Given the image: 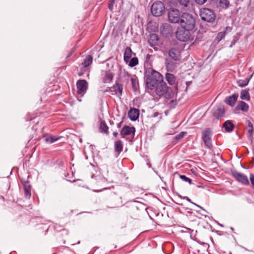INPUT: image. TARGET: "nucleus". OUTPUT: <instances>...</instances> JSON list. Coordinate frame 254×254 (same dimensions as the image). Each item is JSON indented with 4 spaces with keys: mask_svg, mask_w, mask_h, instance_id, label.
Returning a JSON list of instances; mask_svg holds the SVG:
<instances>
[{
    "mask_svg": "<svg viewBox=\"0 0 254 254\" xmlns=\"http://www.w3.org/2000/svg\"><path fill=\"white\" fill-rule=\"evenodd\" d=\"M163 80V75L154 69L149 67L145 69L144 81L148 90L153 91Z\"/></svg>",
    "mask_w": 254,
    "mask_h": 254,
    "instance_id": "f257e3e1",
    "label": "nucleus"
},
{
    "mask_svg": "<svg viewBox=\"0 0 254 254\" xmlns=\"http://www.w3.org/2000/svg\"><path fill=\"white\" fill-rule=\"evenodd\" d=\"M153 91H154L157 96L160 97H164L166 99L173 98L177 94V92L167 86L164 80L156 86Z\"/></svg>",
    "mask_w": 254,
    "mask_h": 254,
    "instance_id": "f03ea898",
    "label": "nucleus"
},
{
    "mask_svg": "<svg viewBox=\"0 0 254 254\" xmlns=\"http://www.w3.org/2000/svg\"><path fill=\"white\" fill-rule=\"evenodd\" d=\"M179 23L182 28L192 30L194 27L195 21L192 15L188 13H184L181 15Z\"/></svg>",
    "mask_w": 254,
    "mask_h": 254,
    "instance_id": "7ed1b4c3",
    "label": "nucleus"
},
{
    "mask_svg": "<svg viewBox=\"0 0 254 254\" xmlns=\"http://www.w3.org/2000/svg\"><path fill=\"white\" fill-rule=\"evenodd\" d=\"M199 15L202 20L208 22H213L216 17L214 11L207 8L201 9Z\"/></svg>",
    "mask_w": 254,
    "mask_h": 254,
    "instance_id": "20e7f679",
    "label": "nucleus"
},
{
    "mask_svg": "<svg viewBox=\"0 0 254 254\" xmlns=\"http://www.w3.org/2000/svg\"><path fill=\"white\" fill-rule=\"evenodd\" d=\"M151 11L155 16H161L165 11V6L160 1L155 2L151 6Z\"/></svg>",
    "mask_w": 254,
    "mask_h": 254,
    "instance_id": "39448f33",
    "label": "nucleus"
},
{
    "mask_svg": "<svg viewBox=\"0 0 254 254\" xmlns=\"http://www.w3.org/2000/svg\"><path fill=\"white\" fill-rule=\"evenodd\" d=\"M169 21L173 23H179L181 19L180 11L176 8L170 9L168 13Z\"/></svg>",
    "mask_w": 254,
    "mask_h": 254,
    "instance_id": "423d86ee",
    "label": "nucleus"
},
{
    "mask_svg": "<svg viewBox=\"0 0 254 254\" xmlns=\"http://www.w3.org/2000/svg\"><path fill=\"white\" fill-rule=\"evenodd\" d=\"M190 31L183 28L178 29L176 33L177 38L182 42L188 41L190 36Z\"/></svg>",
    "mask_w": 254,
    "mask_h": 254,
    "instance_id": "0eeeda50",
    "label": "nucleus"
},
{
    "mask_svg": "<svg viewBox=\"0 0 254 254\" xmlns=\"http://www.w3.org/2000/svg\"><path fill=\"white\" fill-rule=\"evenodd\" d=\"M77 93L83 96L88 89V82L84 79L78 80L76 82Z\"/></svg>",
    "mask_w": 254,
    "mask_h": 254,
    "instance_id": "6e6552de",
    "label": "nucleus"
},
{
    "mask_svg": "<svg viewBox=\"0 0 254 254\" xmlns=\"http://www.w3.org/2000/svg\"><path fill=\"white\" fill-rule=\"evenodd\" d=\"M202 138L205 146L209 149L212 148L211 132L209 128H207L202 132Z\"/></svg>",
    "mask_w": 254,
    "mask_h": 254,
    "instance_id": "1a4fd4ad",
    "label": "nucleus"
},
{
    "mask_svg": "<svg viewBox=\"0 0 254 254\" xmlns=\"http://www.w3.org/2000/svg\"><path fill=\"white\" fill-rule=\"evenodd\" d=\"M225 115V107L223 105L216 106L213 108L212 115L217 119H219L224 117Z\"/></svg>",
    "mask_w": 254,
    "mask_h": 254,
    "instance_id": "9d476101",
    "label": "nucleus"
},
{
    "mask_svg": "<svg viewBox=\"0 0 254 254\" xmlns=\"http://www.w3.org/2000/svg\"><path fill=\"white\" fill-rule=\"evenodd\" d=\"M232 176L239 182L245 185H248L249 181L247 176L242 173L234 171L232 173Z\"/></svg>",
    "mask_w": 254,
    "mask_h": 254,
    "instance_id": "9b49d317",
    "label": "nucleus"
},
{
    "mask_svg": "<svg viewBox=\"0 0 254 254\" xmlns=\"http://www.w3.org/2000/svg\"><path fill=\"white\" fill-rule=\"evenodd\" d=\"M181 50L179 47L171 48L169 51V56L175 61H179L181 58Z\"/></svg>",
    "mask_w": 254,
    "mask_h": 254,
    "instance_id": "f8f14e48",
    "label": "nucleus"
},
{
    "mask_svg": "<svg viewBox=\"0 0 254 254\" xmlns=\"http://www.w3.org/2000/svg\"><path fill=\"white\" fill-rule=\"evenodd\" d=\"M114 73L110 70H104L102 71V81L104 83H108L112 82Z\"/></svg>",
    "mask_w": 254,
    "mask_h": 254,
    "instance_id": "ddd939ff",
    "label": "nucleus"
},
{
    "mask_svg": "<svg viewBox=\"0 0 254 254\" xmlns=\"http://www.w3.org/2000/svg\"><path fill=\"white\" fill-rule=\"evenodd\" d=\"M161 33L162 35L167 37L173 33L171 26L168 23L163 24L160 27Z\"/></svg>",
    "mask_w": 254,
    "mask_h": 254,
    "instance_id": "4468645a",
    "label": "nucleus"
},
{
    "mask_svg": "<svg viewBox=\"0 0 254 254\" xmlns=\"http://www.w3.org/2000/svg\"><path fill=\"white\" fill-rule=\"evenodd\" d=\"M135 132V128L133 127H129L128 126H125L122 129L121 131V134L122 135L123 137H124L125 136L133 135H134Z\"/></svg>",
    "mask_w": 254,
    "mask_h": 254,
    "instance_id": "2eb2a0df",
    "label": "nucleus"
},
{
    "mask_svg": "<svg viewBox=\"0 0 254 254\" xmlns=\"http://www.w3.org/2000/svg\"><path fill=\"white\" fill-rule=\"evenodd\" d=\"M148 41L149 45L155 49V47L158 45L159 37L156 34H150L149 35Z\"/></svg>",
    "mask_w": 254,
    "mask_h": 254,
    "instance_id": "dca6fc26",
    "label": "nucleus"
},
{
    "mask_svg": "<svg viewBox=\"0 0 254 254\" xmlns=\"http://www.w3.org/2000/svg\"><path fill=\"white\" fill-rule=\"evenodd\" d=\"M123 90L122 84L116 82V83L111 88V92H114V94L121 95Z\"/></svg>",
    "mask_w": 254,
    "mask_h": 254,
    "instance_id": "f3484780",
    "label": "nucleus"
},
{
    "mask_svg": "<svg viewBox=\"0 0 254 254\" xmlns=\"http://www.w3.org/2000/svg\"><path fill=\"white\" fill-rule=\"evenodd\" d=\"M128 116L130 120L132 121H136L139 117V110L135 108L130 109L128 113Z\"/></svg>",
    "mask_w": 254,
    "mask_h": 254,
    "instance_id": "a211bd4d",
    "label": "nucleus"
},
{
    "mask_svg": "<svg viewBox=\"0 0 254 254\" xmlns=\"http://www.w3.org/2000/svg\"><path fill=\"white\" fill-rule=\"evenodd\" d=\"M238 98V94H234L232 96L227 97L225 100V103L231 107H233L235 105Z\"/></svg>",
    "mask_w": 254,
    "mask_h": 254,
    "instance_id": "6ab92c4d",
    "label": "nucleus"
},
{
    "mask_svg": "<svg viewBox=\"0 0 254 254\" xmlns=\"http://www.w3.org/2000/svg\"><path fill=\"white\" fill-rule=\"evenodd\" d=\"M235 127V125L231 121H225L222 126V128H224L225 131L227 132H232Z\"/></svg>",
    "mask_w": 254,
    "mask_h": 254,
    "instance_id": "aec40b11",
    "label": "nucleus"
},
{
    "mask_svg": "<svg viewBox=\"0 0 254 254\" xmlns=\"http://www.w3.org/2000/svg\"><path fill=\"white\" fill-rule=\"evenodd\" d=\"M23 189L25 197L27 198H30L31 195V186L30 185L29 182H24V183L23 184Z\"/></svg>",
    "mask_w": 254,
    "mask_h": 254,
    "instance_id": "412c9836",
    "label": "nucleus"
},
{
    "mask_svg": "<svg viewBox=\"0 0 254 254\" xmlns=\"http://www.w3.org/2000/svg\"><path fill=\"white\" fill-rule=\"evenodd\" d=\"M132 54V52L130 47H127L125 49L124 55V59L126 63H128V61H129V59L131 57Z\"/></svg>",
    "mask_w": 254,
    "mask_h": 254,
    "instance_id": "4be33fe9",
    "label": "nucleus"
},
{
    "mask_svg": "<svg viewBox=\"0 0 254 254\" xmlns=\"http://www.w3.org/2000/svg\"><path fill=\"white\" fill-rule=\"evenodd\" d=\"M240 98L242 100L250 101L251 98L249 93V89L242 90L241 92Z\"/></svg>",
    "mask_w": 254,
    "mask_h": 254,
    "instance_id": "5701e85b",
    "label": "nucleus"
},
{
    "mask_svg": "<svg viewBox=\"0 0 254 254\" xmlns=\"http://www.w3.org/2000/svg\"><path fill=\"white\" fill-rule=\"evenodd\" d=\"M93 58L90 55H88L84 59L83 63L81 65L83 68L87 67L88 66L91 64L92 63Z\"/></svg>",
    "mask_w": 254,
    "mask_h": 254,
    "instance_id": "b1692460",
    "label": "nucleus"
},
{
    "mask_svg": "<svg viewBox=\"0 0 254 254\" xmlns=\"http://www.w3.org/2000/svg\"><path fill=\"white\" fill-rule=\"evenodd\" d=\"M165 78L170 85H173L175 84L176 77L173 74L167 73L165 75Z\"/></svg>",
    "mask_w": 254,
    "mask_h": 254,
    "instance_id": "393cba45",
    "label": "nucleus"
},
{
    "mask_svg": "<svg viewBox=\"0 0 254 254\" xmlns=\"http://www.w3.org/2000/svg\"><path fill=\"white\" fill-rule=\"evenodd\" d=\"M114 149L118 154H120L123 151V144L121 140H119L115 142Z\"/></svg>",
    "mask_w": 254,
    "mask_h": 254,
    "instance_id": "a878e982",
    "label": "nucleus"
},
{
    "mask_svg": "<svg viewBox=\"0 0 254 254\" xmlns=\"http://www.w3.org/2000/svg\"><path fill=\"white\" fill-rule=\"evenodd\" d=\"M132 88L134 91H136L139 87L138 79L136 76L133 75L130 78Z\"/></svg>",
    "mask_w": 254,
    "mask_h": 254,
    "instance_id": "bb28decb",
    "label": "nucleus"
},
{
    "mask_svg": "<svg viewBox=\"0 0 254 254\" xmlns=\"http://www.w3.org/2000/svg\"><path fill=\"white\" fill-rule=\"evenodd\" d=\"M45 140L47 143H52L60 139V137H56L55 136L47 135L44 136Z\"/></svg>",
    "mask_w": 254,
    "mask_h": 254,
    "instance_id": "cd10ccee",
    "label": "nucleus"
},
{
    "mask_svg": "<svg viewBox=\"0 0 254 254\" xmlns=\"http://www.w3.org/2000/svg\"><path fill=\"white\" fill-rule=\"evenodd\" d=\"M99 128L101 132L105 133L106 134H109V127H108L105 121L101 122Z\"/></svg>",
    "mask_w": 254,
    "mask_h": 254,
    "instance_id": "c85d7f7f",
    "label": "nucleus"
},
{
    "mask_svg": "<svg viewBox=\"0 0 254 254\" xmlns=\"http://www.w3.org/2000/svg\"><path fill=\"white\" fill-rule=\"evenodd\" d=\"M251 78V77L250 78H246L245 79H239L237 81V83L239 87H245L249 84Z\"/></svg>",
    "mask_w": 254,
    "mask_h": 254,
    "instance_id": "c756f323",
    "label": "nucleus"
},
{
    "mask_svg": "<svg viewBox=\"0 0 254 254\" xmlns=\"http://www.w3.org/2000/svg\"><path fill=\"white\" fill-rule=\"evenodd\" d=\"M247 123L248 124L247 129L248 137L249 138L251 139L252 138L253 133V125L251 122L249 120L247 121Z\"/></svg>",
    "mask_w": 254,
    "mask_h": 254,
    "instance_id": "7c9ffc66",
    "label": "nucleus"
},
{
    "mask_svg": "<svg viewBox=\"0 0 254 254\" xmlns=\"http://www.w3.org/2000/svg\"><path fill=\"white\" fill-rule=\"evenodd\" d=\"M175 66L176 65L175 63L171 61H168L166 63V67L168 71H173L174 70Z\"/></svg>",
    "mask_w": 254,
    "mask_h": 254,
    "instance_id": "2f4dec72",
    "label": "nucleus"
},
{
    "mask_svg": "<svg viewBox=\"0 0 254 254\" xmlns=\"http://www.w3.org/2000/svg\"><path fill=\"white\" fill-rule=\"evenodd\" d=\"M238 107L239 109L244 112H247L249 110V105L244 101H240Z\"/></svg>",
    "mask_w": 254,
    "mask_h": 254,
    "instance_id": "473e14b6",
    "label": "nucleus"
},
{
    "mask_svg": "<svg viewBox=\"0 0 254 254\" xmlns=\"http://www.w3.org/2000/svg\"><path fill=\"white\" fill-rule=\"evenodd\" d=\"M128 65L130 67H133L135 65H137L138 64V60L137 58H132V59H130L128 61Z\"/></svg>",
    "mask_w": 254,
    "mask_h": 254,
    "instance_id": "72a5a7b5",
    "label": "nucleus"
},
{
    "mask_svg": "<svg viewBox=\"0 0 254 254\" xmlns=\"http://www.w3.org/2000/svg\"><path fill=\"white\" fill-rule=\"evenodd\" d=\"M226 35V31L220 32L218 33L216 37V40L218 42H220L222 39L224 38Z\"/></svg>",
    "mask_w": 254,
    "mask_h": 254,
    "instance_id": "f704fd0d",
    "label": "nucleus"
},
{
    "mask_svg": "<svg viewBox=\"0 0 254 254\" xmlns=\"http://www.w3.org/2000/svg\"><path fill=\"white\" fill-rule=\"evenodd\" d=\"M116 0H108V7L111 12L113 11L114 5L115 3Z\"/></svg>",
    "mask_w": 254,
    "mask_h": 254,
    "instance_id": "c9c22d12",
    "label": "nucleus"
},
{
    "mask_svg": "<svg viewBox=\"0 0 254 254\" xmlns=\"http://www.w3.org/2000/svg\"><path fill=\"white\" fill-rule=\"evenodd\" d=\"M186 134V132L182 131L180 132L179 134L176 135L175 138L177 140H180L181 139H182Z\"/></svg>",
    "mask_w": 254,
    "mask_h": 254,
    "instance_id": "e433bc0d",
    "label": "nucleus"
},
{
    "mask_svg": "<svg viewBox=\"0 0 254 254\" xmlns=\"http://www.w3.org/2000/svg\"><path fill=\"white\" fill-rule=\"evenodd\" d=\"M180 178L185 182H188L190 184H192L191 180L185 175H180Z\"/></svg>",
    "mask_w": 254,
    "mask_h": 254,
    "instance_id": "4c0bfd02",
    "label": "nucleus"
},
{
    "mask_svg": "<svg viewBox=\"0 0 254 254\" xmlns=\"http://www.w3.org/2000/svg\"><path fill=\"white\" fill-rule=\"evenodd\" d=\"M182 232L189 233L190 234V237H192V236L194 233V230H192L190 228L185 227L184 228V229L182 230Z\"/></svg>",
    "mask_w": 254,
    "mask_h": 254,
    "instance_id": "58836bf2",
    "label": "nucleus"
},
{
    "mask_svg": "<svg viewBox=\"0 0 254 254\" xmlns=\"http://www.w3.org/2000/svg\"><path fill=\"white\" fill-rule=\"evenodd\" d=\"M181 5L184 7H187L189 2V0H178Z\"/></svg>",
    "mask_w": 254,
    "mask_h": 254,
    "instance_id": "ea45409f",
    "label": "nucleus"
},
{
    "mask_svg": "<svg viewBox=\"0 0 254 254\" xmlns=\"http://www.w3.org/2000/svg\"><path fill=\"white\" fill-rule=\"evenodd\" d=\"M250 179L253 188H254V174H251L250 176Z\"/></svg>",
    "mask_w": 254,
    "mask_h": 254,
    "instance_id": "a19ab883",
    "label": "nucleus"
},
{
    "mask_svg": "<svg viewBox=\"0 0 254 254\" xmlns=\"http://www.w3.org/2000/svg\"><path fill=\"white\" fill-rule=\"evenodd\" d=\"M184 199H186L188 201H189V202H190L192 203V204H193L194 205H196V206H197V207H199V208H201V209H202V207H201V206H199L198 205H197V204H195V203H193V202H191V201L190 199V198H189L188 197H187V196H185V197H184Z\"/></svg>",
    "mask_w": 254,
    "mask_h": 254,
    "instance_id": "79ce46f5",
    "label": "nucleus"
},
{
    "mask_svg": "<svg viewBox=\"0 0 254 254\" xmlns=\"http://www.w3.org/2000/svg\"><path fill=\"white\" fill-rule=\"evenodd\" d=\"M195 1L199 4H203L207 1V0H195Z\"/></svg>",
    "mask_w": 254,
    "mask_h": 254,
    "instance_id": "37998d69",
    "label": "nucleus"
},
{
    "mask_svg": "<svg viewBox=\"0 0 254 254\" xmlns=\"http://www.w3.org/2000/svg\"><path fill=\"white\" fill-rule=\"evenodd\" d=\"M221 3L222 4H224L225 7H228V6H229V2L228 1L226 0H225L224 1H222L221 2Z\"/></svg>",
    "mask_w": 254,
    "mask_h": 254,
    "instance_id": "c03bdc74",
    "label": "nucleus"
},
{
    "mask_svg": "<svg viewBox=\"0 0 254 254\" xmlns=\"http://www.w3.org/2000/svg\"><path fill=\"white\" fill-rule=\"evenodd\" d=\"M232 30V28L230 26H227L225 28V30L224 31H226V33H227V31H231Z\"/></svg>",
    "mask_w": 254,
    "mask_h": 254,
    "instance_id": "a18cd8bd",
    "label": "nucleus"
},
{
    "mask_svg": "<svg viewBox=\"0 0 254 254\" xmlns=\"http://www.w3.org/2000/svg\"><path fill=\"white\" fill-rule=\"evenodd\" d=\"M152 56L151 55H149V54H147L146 56V62H148V61L150 60L151 57Z\"/></svg>",
    "mask_w": 254,
    "mask_h": 254,
    "instance_id": "49530a36",
    "label": "nucleus"
},
{
    "mask_svg": "<svg viewBox=\"0 0 254 254\" xmlns=\"http://www.w3.org/2000/svg\"><path fill=\"white\" fill-rule=\"evenodd\" d=\"M125 76L130 77H131L130 74L127 71L124 72Z\"/></svg>",
    "mask_w": 254,
    "mask_h": 254,
    "instance_id": "de8ad7c7",
    "label": "nucleus"
},
{
    "mask_svg": "<svg viewBox=\"0 0 254 254\" xmlns=\"http://www.w3.org/2000/svg\"><path fill=\"white\" fill-rule=\"evenodd\" d=\"M186 85H187V87H188L189 86H190V84L191 83V81H187L186 82ZM187 89V88H186V90Z\"/></svg>",
    "mask_w": 254,
    "mask_h": 254,
    "instance_id": "09e8293b",
    "label": "nucleus"
},
{
    "mask_svg": "<svg viewBox=\"0 0 254 254\" xmlns=\"http://www.w3.org/2000/svg\"><path fill=\"white\" fill-rule=\"evenodd\" d=\"M122 123H123L122 122H121L120 123H119V124H117V127L118 128H120V127H121V125L122 124Z\"/></svg>",
    "mask_w": 254,
    "mask_h": 254,
    "instance_id": "8fccbe9b",
    "label": "nucleus"
},
{
    "mask_svg": "<svg viewBox=\"0 0 254 254\" xmlns=\"http://www.w3.org/2000/svg\"><path fill=\"white\" fill-rule=\"evenodd\" d=\"M113 134V135L116 137L118 136V133L117 132H114Z\"/></svg>",
    "mask_w": 254,
    "mask_h": 254,
    "instance_id": "3c124183",
    "label": "nucleus"
},
{
    "mask_svg": "<svg viewBox=\"0 0 254 254\" xmlns=\"http://www.w3.org/2000/svg\"><path fill=\"white\" fill-rule=\"evenodd\" d=\"M175 89H176V90L177 91L178 90V86L177 85L175 87Z\"/></svg>",
    "mask_w": 254,
    "mask_h": 254,
    "instance_id": "603ef678",
    "label": "nucleus"
}]
</instances>
